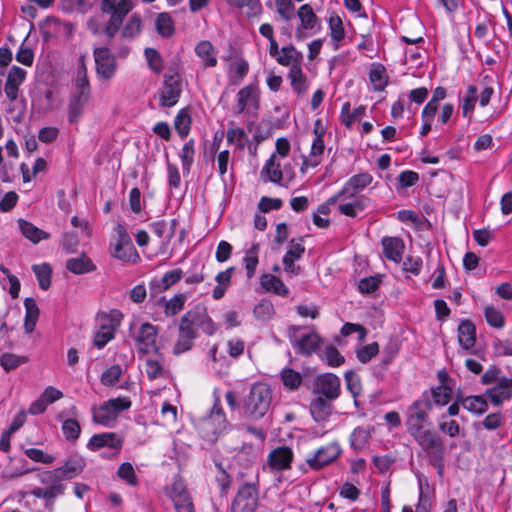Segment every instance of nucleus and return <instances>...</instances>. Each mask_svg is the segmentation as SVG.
Segmentation results:
<instances>
[{
	"mask_svg": "<svg viewBox=\"0 0 512 512\" xmlns=\"http://www.w3.org/2000/svg\"><path fill=\"white\" fill-rule=\"evenodd\" d=\"M122 319L123 314L118 309H112L108 312H101L97 316L98 326L101 328L105 327L107 330L109 329L113 333H115L117 328L120 326Z\"/></svg>",
	"mask_w": 512,
	"mask_h": 512,
	"instance_id": "nucleus-35",
	"label": "nucleus"
},
{
	"mask_svg": "<svg viewBox=\"0 0 512 512\" xmlns=\"http://www.w3.org/2000/svg\"><path fill=\"white\" fill-rule=\"evenodd\" d=\"M258 503L257 489L252 484H245L238 490L231 512H255Z\"/></svg>",
	"mask_w": 512,
	"mask_h": 512,
	"instance_id": "nucleus-12",
	"label": "nucleus"
},
{
	"mask_svg": "<svg viewBox=\"0 0 512 512\" xmlns=\"http://www.w3.org/2000/svg\"><path fill=\"white\" fill-rule=\"evenodd\" d=\"M321 358L331 367H338L345 361L340 352L332 345L325 347L321 354Z\"/></svg>",
	"mask_w": 512,
	"mask_h": 512,
	"instance_id": "nucleus-60",
	"label": "nucleus"
},
{
	"mask_svg": "<svg viewBox=\"0 0 512 512\" xmlns=\"http://www.w3.org/2000/svg\"><path fill=\"white\" fill-rule=\"evenodd\" d=\"M430 410L426 400L418 398L407 408L405 422L408 433L426 451L441 447L440 437L428 428Z\"/></svg>",
	"mask_w": 512,
	"mask_h": 512,
	"instance_id": "nucleus-2",
	"label": "nucleus"
},
{
	"mask_svg": "<svg viewBox=\"0 0 512 512\" xmlns=\"http://www.w3.org/2000/svg\"><path fill=\"white\" fill-rule=\"evenodd\" d=\"M383 254L395 263H400L404 252V243L398 237H385L382 239Z\"/></svg>",
	"mask_w": 512,
	"mask_h": 512,
	"instance_id": "nucleus-26",
	"label": "nucleus"
},
{
	"mask_svg": "<svg viewBox=\"0 0 512 512\" xmlns=\"http://www.w3.org/2000/svg\"><path fill=\"white\" fill-rule=\"evenodd\" d=\"M315 393L333 401L340 395V378L332 373L319 375L315 381Z\"/></svg>",
	"mask_w": 512,
	"mask_h": 512,
	"instance_id": "nucleus-18",
	"label": "nucleus"
},
{
	"mask_svg": "<svg viewBox=\"0 0 512 512\" xmlns=\"http://www.w3.org/2000/svg\"><path fill=\"white\" fill-rule=\"evenodd\" d=\"M487 396L494 405L498 406L505 400L511 398L512 391L503 379H501L497 385L487 390Z\"/></svg>",
	"mask_w": 512,
	"mask_h": 512,
	"instance_id": "nucleus-41",
	"label": "nucleus"
},
{
	"mask_svg": "<svg viewBox=\"0 0 512 512\" xmlns=\"http://www.w3.org/2000/svg\"><path fill=\"white\" fill-rule=\"evenodd\" d=\"M281 380L286 388L295 390L302 383V376L291 368H285L281 372Z\"/></svg>",
	"mask_w": 512,
	"mask_h": 512,
	"instance_id": "nucleus-59",
	"label": "nucleus"
},
{
	"mask_svg": "<svg viewBox=\"0 0 512 512\" xmlns=\"http://www.w3.org/2000/svg\"><path fill=\"white\" fill-rule=\"evenodd\" d=\"M62 431L67 440L75 441L80 436L81 427L77 420L66 419L62 424Z\"/></svg>",
	"mask_w": 512,
	"mask_h": 512,
	"instance_id": "nucleus-63",
	"label": "nucleus"
},
{
	"mask_svg": "<svg viewBox=\"0 0 512 512\" xmlns=\"http://www.w3.org/2000/svg\"><path fill=\"white\" fill-rule=\"evenodd\" d=\"M328 26L330 37L332 41L335 42L336 47H338L339 43L344 40L346 35L341 17L336 13H332L328 19Z\"/></svg>",
	"mask_w": 512,
	"mask_h": 512,
	"instance_id": "nucleus-43",
	"label": "nucleus"
},
{
	"mask_svg": "<svg viewBox=\"0 0 512 512\" xmlns=\"http://www.w3.org/2000/svg\"><path fill=\"white\" fill-rule=\"evenodd\" d=\"M18 225L22 235L34 244H37L40 241L46 240L50 237L49 233L39 229L31 222H28L24 219H19Z\"/></svg>",
	"mask_w": 512,
	"mask_h": 512,
	"instance_id": "nucleus-34",
	"label": "nucleus"
},
{
	"mask_svg": "<svg viewBox=\"0 0 512 512\" xmlns=\"http://www.w3.org/2000/svg\"><path fill=\"white\" fill-rule=\"evenodd\" d=\"M85 467V460L78 455L70 456L67 461L58 468V473L63 480L72 479L79 475Z\"/></svg>",
	"mask_w": 512,
	"mask_h": 512,
	"instance_id": "nucleus-29",
	"label": "nucleus"
},
{
	"mask_svg": "<svg viewBox=\"0 0 512 512\" xmlns=\"http://www.w3.org/2000/svg\"><path fill=\"white\" fill-rule=\"evenodd\" d=\"M123 446V438L114 432H103L94 434L87 442V449L90 451H98L102 448L113 450V454L117 455Z\"/></svg>",
	"mask_w": 512,
	"mask_h": 512,
	"instance_id": "nucleus-16",
	"label": "nucleus"
},
{
	"mask_svg": "<svg viewBox=\"0 0 512 512\" xmlns=\"http://www.w3.org/2000/svg\"><path fill=\"white\" fill-rule=\"evenodd\" d=\"M64 491V486L62 484L50 485L48 487H37L33 489L32 494L37 498H43L47 500H51L59 495H61Z\"/></svg>",
	"mask_w": 512,
	"mask_h": 512,
	"instance_id": "nucleus-58",
	"label": "nucleus"
},
{
	"mask_svg": "<svg viewBox=\"0 0 512 512\" xmlns=\"http://www.w3.org/2000/svg\"><path fill=\"white\" fill-rule=\"evenodd\" d=\"M325 134L326 128L322 120L316 119L313 124V139L310 151L302 157L301 173H306L309 169H314L322 163L325 154Z\"/></svg>",
	"mask_w": 512,
	"mask_h": 512,
	"instance_id": "nucleus-6",
	"label": "nucleus"
},
{
	"mask_svg": "<svg viewBox=\"0 0 512 512\" xmlns=\"http://www.w3.org/2000/svg\"><path fill=\"white\" fill-rule=\"evenodd\" d=\"M299 24L295 28L294 37L297 41H304L316 34L321 28V22L309 4L301 5L297 10Z\"/></svg>",
	"mask_w": 512,
	"mask_h": 512,
	"instance_id": "nucleus-9",
	"label": "nucleus"
},
{
	"mask_svg": "<svg viewBox=\"0 0 512 512\" xmlns=\"http://www.w3.org/2000/svg\"><path fill=\"white\" fill-rule=\"evenodd\" d=\"M297 331V327H292L289 330L290 342L296 352L303 355H310L316 352L322 343L320 336L315 332H310L297 338L295 335Z\"/></svg>",
	"mask_w": 512,
	"mask_h": 512,
	"instance_id": "nucleus-15",
	"label": "nucleus"
},
{
	"mask_svg": "<svg viewBox=\"0 0 512 512\" xmlns=\"http://www.w3.org/2000/svg\"><path fill=\"white\" fill-rule=\"evenodd\" d=\"M487 323L495 328H502L505 324L504 316L500 310L494 306H486L484 310Z\"/></svg>",
	"mask_w": 512,
	"mask_h": 512,
	"instance_id": "nucleus-61",
	"label": "nucleus"
},
{
	"mask_svg": "<svg viewBox=\"0 0 512 512\" xmlns=\"http://www.w3.org/2000/svg\"><path fill=\"white\" fill-rule=\"evenodd\" d=\"M294 453L287 446H280L268 454L267 465L271 471H285L291 467Z\"/></svg>",
	"mask_w": 512,
	"mask_h": 512,
	"instance_id": "nucleus-21",
	"label": "nucleus"
},
{
	"mask_svg": "<svg viewBox=\"0 0 512 512\" xmlns=\"http://www.w3.org/2000/svg\"><path fill=\"white\" fill-rule=\"evenodd\" d=\"M272 391L268 384L255 383L244 400V412L252 419L262 418L270 408Z\"/></svg>",
	"mask_w": 512,
	"mask_h": 512,
	"instance_id": "nucleus-4",
	"label": "nucleus"
},
{
	"mask_svg": "<svg viewBox=\"0 0 512 512\" xmlns=\"http://www.w3.org/2000/svg\"><path fill=\"white\" fill-rule=\"evenodd\" d=\"M157 337L158 330L156 326L148 322L142 323L134 333L135 344L138 352L142 354L158 352Z\"/></svg>",
	"mask_w": 512,
	"mask_h": 512,
	"instance_id": "nucleus-11",
	"label": "nucleus"
},
{
	"mask_svg": "<svg viewBox=\"0 0 512 512\" xmlns=\"http://www.w3.org/2000/svg\"><path fill=\"white\" fill-rule=\"evenodd\" d=\"M191 116L186 109H181L175 119L174 127L181 137H185L190 132Z\"/></svg>",
	"mask_w": 512,
	"mask_h": 512,
	"instance_id": "nucleus-53",
	"label": "nucleus"
},
{
	"mask_svg": "<svg viewBox=\"0 0 512 512\" xmlns=\"http://www.w3.org/2000/svg\"><path fill=\"white\" fill-rule=\"evenodd\" d=\"M370 439V431L363 427H357L350 435V445L355 450L364 449Z\"/></svg>",
	"mask_w": 512,
	"mask_h": 512,
	"instance_id": "nucleus-48",
	"label": "nucleus"
},
{
	"mask_svg": "<svg viewBox=\"0 0 512 512\" xmlns=\"http://www.w3.org/2000/svg\"><path fill=\"white\" fill-rule=\"evenodd\" d=\"M122 374V369L119 365H113L106 369L101 375V383L105 386L115 385Z\"/></svg>",
	"mask_w": 512,
	"mask_h": 512,
	"instance_id": "nucleus-64",
	"label": "nucleus"
},
{
	"mask_svg": "<svg viewBox=\"0 0 512 512\" xmlns=\"http://www.w3.org/2000/svg\"><path fill=\"white\" fill-rule=\"evenodd\" d=\"M97 74L103 79H111L116 72L117 64L114 55L107 47L94 50Z\"/></svg>",
	"mask_w": 512,
	"mask_h": 512,
	"instance_id": "nucleus-17",
	"label": "nucleus"
},
{
	"mask_svg": "<svg viewBox=\"0 0 512 512\" xmlns=\"http://www.w3.org/2000/svg\"><path fill=\"white\" fill-rule=\"evenodd\" d=\"M439 430L449 437H456L460 433V426L456 420H451L446 414H442L438 419Z\"/></svg>",
	"mask_w": 512,
	"mask_h": 512,
	"instance_id": "nucleus-56",
	"label": "nucleus"
},
{
	"mask_svg": "<svg viewBox=\"0 0 512 512\" xmlns=\"http://www.w3.org/2000/svg\"><path fill=\"white\" fill-rule=\"evenodd\" d=\"M115 235L110 241L111 255L123 262L136 264L140 261V255L135 249L126 228L117 224L114 228Z\"/></svg>",
	"mask_w": 512,
	"mask_h": 512,
	"instance_id": "nucleus-5",
	"label": "nucleus"
},
{
	"mask_svg": "<svg viewBox=\"0 0 512 512\" xmlns=\"http://www.w3.org/2000/svg\"><path fill=\"white\" fill-rule=\"evenodd\" d=\"M366 106L359 105L353 111H351L350 102H345L341 106L340 121L347 128H351L352 125L361 117L365 116Z\"/></svg>",
	"mask_w": 512,
	"mask_h": 512,
	"instance_id": "nucleus-36",
	"label": "nucleus"
},
{
	"mask_svg": "<svg viewBox=\"0 0 512 512\" xmlns=\"http://www.w3.org/2000/svg\"><path fill=\"white\" fill-rule=\"evenodd\" d=\"M169 497L177 512H194L193 503L182 480L175 479L172 482L169 488Z\"/></svg>",
	"mask_w": 512,
	"mask_h": 512,
	"instance_id": "nucleus-20",
	"label": "nucleus"
},
{
	"mask_svg": "<svg viewBox=\"0 0 512 512\" xmlns=\"http://www.w3.org/2000/svg\"><path fill=\"white\" fill-rule=\"evenodd\" d=\"M131 401L127 397L111 398L91 408L92 421L103 427H114L119 415L128 410Z\"/></svg>",
	"mask_w": 512,
	"mask_h": 512,
	"instance_id": "nucleus-3",
	"label": "nucleus"
},
{
	"mask_svg": "<svg viewBox=\"0 0 512 512\" xmlns=\"http://www.w3.org/2000/svg\"><path fill=\"white\" fill-rule=\"evenodd\" d=\"M25 307V322L24 328L26 332L31 333L36 325L39 317V308L36 301L33 298H27L24 301Z\"/></svg>",
	"mask_w": 512,
	"mask_h": 512,
	"instance_id": "nucleus-42",
	"label": "nucleus"
},
{
	"mask_svg": "<svg viewBox=\"0 0 512 512\" xmlns=\"http://www.w3.org/2000/svg\"><path fill=\"white\" fill-rule=\"evenodd\" d=\"M179 156H180L181 163H182L183 173L189 174L191 171V167L194 163V157H195V145H194L193 139L188 140L183 145Z\"/></svg>",
	"mask_w": 512,
	"mask_h": 512,
	"instance_id": "nucleus-45",
	"label": "nucleus"
},
{
	"mask_svg": "<svg viewBox=\"0 0 512 512\" xmlns=\"http://www.w3.org/2000/svg\"><path fill=\"white\" fill-rule=\"evenodd\" d=\"M144 54L149 65V68L157 74L162 72L163 60L159 52L154 48H146Z\"/></svg>",
	"mask_w": 512,
	"mask_h": 512,
	"instance_id": "nucleus-62",
	"label": "nucleus"
},
{
	"mask_svg": "<svg viewBox=\"0 0 512 512\" xmlns=\"http://www.w3.org/2000/svg\"><path fill=\"white\" fill-rule=\"evenodd\" d=\"M66 269L75 275H81L96 270V265L87 255L81 254L78 257L69 258L66 261Z\"/></svg>",
	"mask_w": 512,
	"mask_h": 512,
	"instance_id": "nucleus-30",
	"label": "nucleus"
},
{
	"mask_svg": "<svg viewBox=\"0 0 512 512\" xmlns=\"http://www.w3.org/2000/svg\"><path fill=\"white\" fill-rule=\"evenodd\" d=\"M369 79L375 90H384L388 82L387 73L384 66L380 64L373 65L369 72Z\"/></svg>",
	"mask_w": 512,
	"mask_h": 512,
	"instance_id": "nucleus-47",
	"label": "nucleus"
},
{
	"mask_svg": "<svg viewBox=\"0 0 512 512\" xmlns=\"http://www.w3.org/2000/svg\"><path fill=\"white\" fill-rule=\"evenodd\" d=\"M196 427L202 438L214 441L227 427L226 417L222 408L215 404L208 416L197 421Z\"/></svg>",
	"mask_w": 512,
	"mask_h": 512,
	"instance_id": "nucleus-8",
	"label": "nucleus"
},
{
	"mask_svg": "<svg viewBox=\"0 0 512 512\" xmlns=\"http://www.w3.org/2000/svg\"><path fill=\"white\" fill-rule=\"evenodd\" d=\"M200 317L198 313L188 311L183 315L179 325V336L174 345V353L181 354L188 351L196 337L195 326L198 325Z\"/></svg>",
	"mask_w": 512,
	"mask_h": 512,
	"instance_id": "nucleus-10",
	"label": "nucleus"
},
{
	"mask_svg": "<svg viewBox=\"0 0 512 512\" xmlns=\"http://www.w3.org/2000/svg\"><path fill=\"white\" fill-rule=\"evenodd\" d=\"M275 10L282 21L289 22L294 18L295 5L292 0H275Z\"/></svg>",
	"mask_w": 512,
	"mask_h": 512,
	"instance_id": "nucleus-54",
	"label": "nucleus"
},
{
	"mask_svg": "<svg viewBox=\"0 0 512 512\" xmlns=\"http://www.w3.org/2000/svg\"><path fill=\"white\" fill-rule=\"evenodd\" d=\"M259 104L260 95L256 85H247L238 91L236 95V113L242 114L246 110H257Z\"/></svg>",
	"mask_w": 512,
	"mask_h": 512,
	"instance_id": "nucleus-19",
	"label": "nucleus"
},
{
	"mask_svg": "<svg viewBox=\"0 0 512 512\" xmlns=\"http://www.w3.org/2000/svg\"><path fill=\"white\" fill-rule=\"evenodd\" d=\"M283 168L286 169L287 165H283L281 159H277L276 156H270L261 169L260 177L264 182L281 184Z\"/></svg>",
	"mask_w": 512,
	"mask_h": 512,
	"instance_id": "nucleus-24",
	"label": "nucleus"
},
{
	"mask_svg": "<svg viewBox=\"0 0 512 512\" xmlns=\"http://www.w3.org/2000/svg\"><path fill=\"white\" fill-rule=\"evenodd\" d=\"M194 51L196 56L201 60L204 68H212L217 65V50L210 41H200L195 46Z\"/></svg>",
	"mask_w": 512,
	"mask_h": 512,
	"instance_id": "nucleus-25",
	"label": "nucleus"
},
{
	"mask_svg": "<svg viewBox=\"0 0 512 512\" xmlns=\"http://www.w3.org/2000/svg\"><path fill=\"white\" fill-rule=\"evenodd\" d=\"M453 386H436L430 390L424 391L419 397L421 400H426L428 406L443 407L447 405L452 397Z\"/></svg>",
	"mask_w": 512,
	"mask_h": 512,
	"instance_id": "nucleus-23",
	"label": "nucleus"
},
{
	"mask_svg": "<svg viewBox=\"0 0 512 512\" xmlns=\"http://www.w3.org/2000/svg\"><path fill=\"white\" fill-rule=\"evenodd\" d=\"M260 284L266 291L273 292L279 296L285 297L289 294L288 288L273 274H263L260 278Z\"/></svg>",
	"mask_w": 512,
	"mask_h": 512,
	"instance_id": "nucleus-39",
	"label": "nucleus"
},
{
	"mask_svg": "<svg viewBox=\"0 0 512 512\" xmlns=\"http://www.w3.org/2000/svg\"><path fill=\"white\" fill-rule=\"evenodd\" d=\"M259 250V244L253 243L245 253L243 261L245 264L246 274L248 278H252L255 274L258 265Z\"/></svg>",
	"mask_w": 512,
	"mask_h": 512,
	"instance_id": "nucleus-46",
	"label": "nucleus"
},
{
	"mask_svg": "<svg viewBox=\"0 0 512 512\" xmlns=\"http://www.w3.org/2000/svg\"><path fill=\"white\" fill-rule=\"evenodd\" d=\"M133 9L131 0H102L101 10L110 19L105 26V33L113 37L120 28L125 16Z\"/></svg>",
	"mask_w": 512,
	"mask_h": 512,
	"instance_id": "nucleus-7",
	"label": "nucleus"
},
{
	"mask_svg": "<svg viewBox=\"0 0 512 512\" xmlns=\"http://www.w3.org/2000/svg\"><path fill=\"white\" fill-rule=\"evenodd\" d=\"M117 476L129 486H136L138 484L137 475L130 462H124L119 466Z\"/></svg>",
	"mask_w": 512,
	"mask_h": 512,
	"instance_id": "nucleus-57",
	"label": "nucleus"
},
{
	"mask_svg": "<svg viewBox=\"0 0 512 512\" xmlns=\"http://www.w3.org/2000/svg\"><path fill=\"white\" fill-rule=\"evenodd\" d=\"M32 270L35 273L40 288L47 290L51 285L52 270L50 266L46 263L36 264L32 266Z\"/></svg>",
	"mask_w": 512,
	"mask_h": 512,
	"instance_id": "nucleus-49",
	"label": "nucleus"
},
{
	"mask_svg": "<svg viewBox=\"0 0 512 512\" xmlns=\"http://www.w3.org/2000/svg\"><path fill=\"white\" fill-rule=\"evenodd\" d=\"M142 31V20L139 14L133 13L122 28L121 34L125 39H134Z\"/></svg>",
	"mask_w": 512,
	"mask_h": 512,
	"instance_id": "nucleus-44",
	"label": "nucleus"
},
{
	"mask_svg": "<svg viewBox=\"0 0 512 512\" xmlns=\"http://www.w3.org/2000/svg\"><path fill=\"white\" fill-rule=\"evenodd\" d=\"M185 294L179 293L174 295L170 300H166L165 297L157 300V305L164 308V313L167 317L178 314L184 307L186 302Z\"/></svg>",
	"mask_w": 512,
	"mask_h": 512,
	"instance_id": "nucleus-37",
	"label": "nucleus"
},
{
	"mask_svg": "<svg viewBox=\"0 0 512 512\" xmlns=\"http://www.w3.org/2000/svg\"><path fill=\"white\" fill-rule=\"evenodd\" d=\"M476 330L474 324L469 320L462 321L458 326V341L460 346L465 349H471L476 341Z\"/></svg>",
	"mask_w": 512,
	"mask_h": 512,
	"instance_id": "nucleus-33",
	"label": "nucleus"
},
{
	"mask_svg": "<svg viewBox=\"0 0 512 512\" xmlns=\"http://www.w3.org/2000/svg\"><path fill=\"white\" fill-rule=\"evenodd\" d=\"M458 402H461L466 410L476 415H481L488 409L487 401L479 395L467 397L458 395Z\"/></svg>",
	"mask_w": 512,
	"mask_h": 512,
	"instance_id": "nucleus-38",
	"label": "nucleus"
},
{
	"mask_svg": "<svg viewBox=\"0 0 512 512\" xmlns=\"http://www.w3.org/2000/svg\"><path fill=\"white\" fill-rule=\"evenodd\" d=\"M419 497L415 512H431L435 496L426 479H419Z\"/></svg>",
	"mask_w": 512,
	"mask_h": 512,
	"instance_id": "nucleus-27",
	"label": "nucleus"
},
{
	"mask_svg": "<svg viewBox=\"0 0 512 512\" xmlns=\"http://www.w3.org/2000/svg\"><path fill=\"white\" fill-rule=\"evenodd\" d=\"M145 372L149 379L154 380L158 378H162L165 375V370L163 367V358L160 354L155 352V355L148 357L145 360L144 366Z\"/></svg>",
	"mask_w": 512,
	"mask_h": 512,
	"instance_id": "nucleus-40",
	"label": "nucleus"
},
{
	"mask_svg": "<svg viewBox=\"0 0 512 512\" xmlns=\"http://www.w3.org/2000/svg\"><path fill=\"white\" fill-rule=\"evenodd\" d=\"M26 75V70L18 66L14 65L9 69L6 77L4 92L10 101H15L17 99L19 87L24 82Z\"/></svg>",
	"mask_w": 512,
	"mask_h": 512,
	"instance_id": "nucleus-22",
	"label": "nucleus"
},
{
	"mask_svg": "<svg viewBox=\"0 0 512 512\" xmlns=\"http://www.w3.org/2000/svg\"><path fill=\"white\" fill-rule=\"evenodd\" d=\"M477 101V89L475 86H469L466 95L461 101L462 115L465 118H470L474 111Z\"/></svg>",
	"mask_w": 512,
	"mask_h": 512,
	"instance_id": "nucleus-51",
	"label": "nucleus"
},
{
	"mask_svg": "<svg viewBox=\"0 0 512 512\" xmlns=\"http://www.w3.org/2000/svg\"><path fill=\"white\" fill-rule=\"evenodd\" d=\"M276 61L282 66H289L290 69H295L303 65V54L293 45L283 46Z\"/></svg>",
	"mask_w": 512,
	"mask_h": 512,
	"instance_id": "nucleus-28",
	"label": "nucleus"
},
{
	"mask_svg": "<svg viewBox=\"0 0 512 512\" xmlns=\"http://www.w3.org/2000/svg\"><path fill=\"white\" fill-rule=\"evenodd\" d=\"M291 88L298 96L304 95L309 89V80L303 72L302 66L295 69H289L287 75Z\"/></svg>",
	"mask_w": 512,
	"mask_h": 512,
	"instance_id": "nucleus-32",
	"label": "nucleus"
},
{
	"mask_svg": "<svg viewBox=\"0 0 512 512\" xmlns=\"http://www.w3.org/2000/svg\"><path fill=\"white\" fill-rule=\"evenodd\" d=\"M342 453L337 442L320 447L314 454L307 457L306 462L313 470H320L335 461Z\"/></svg>",
	"mask_w": 512,
	"mask_h": 512,
	"instance_id": "nucleus-13",
	"label": "nucleus"
},
{
	"mask_svg": "<svg viewBox=\"0 0 512 512\" xmlns=\"http://www.w3.org/2000/svg\"><path fill=\"white\" fill-rule=\"evenodd\" d=\"M183 272L181 269H174L166 272L159 280H155V286L160 291L169 289L173 284L182 278Z\"/></svg>",
	"mask_w": 512,
	"mask_h": 512,
	"instance_id": "nucleus-55",
	"label": "nucleus"
},
{
	"mask_svg": "<svg viewBox=\"0 0 512 512\" xmlns=\"http://www.w3.org/2000/svg\"><path fill=\"white\" fill-rule=\"evenodd\" d=\"M156 29L162 37H170L174 33V23L168 13H160L155 21Z\"/></svg>",
	"mask_w": 512,
	"mask_h": 512,
	"instance_id": "nucleus-52",
	"label": "nucleus"
},
{
	"mask_svg": "<svg viewBox=\"0 0 512 512\" xmlns=\"http://www.w3.org/2000/svg\"><path fill=\"white\" fill-rule=\"evenodd\" d=\"M372 182L373 176L367 171L352 175L337 192V197L343 200L338 206V211L354 218L370 207L371 198L361 193Z\"/></svg>",
	"mask_w": 512,
	"mask_h": 512,
	"instance_id": "nucleus-1",
	"label": "nucleus"
},
{
	"mask_svg": "<svg viewBox=\"0 0 512 512\" xmlns=\"http://www.w3.org/2000/svg\"><path fill=\"white\" fill-rule=\"evenodd\" d=\"M332 401L321 396L315 397L310 404V413L317 422L326 421L332 412Z\"/></svg>",
	"mask_w": 512,
	"mask_h": 512,
	"instance_id": "nucleus-31",
	"label": "nucleus"
},
{
	"mask_svg": "<svg viewBox=\"0 0 512 512\" xmlns=\"http://www.w3.org/2000/svg\"><path fill=\"white\" fill-rule=\"evenodd\" d=\"M226 139L228 144L235 145L239 149H244L247 142V135L244 129L231 126L226 131Z\"/></svg>",
	"mask_w": 512,
	"mask_h": 512,
	"instance_id": "nucleus-50",
	"label": "nucleus"
},
{
	"mask_svg": "<svg viewBox=\"0 0 512 512\" xmlns=\"http://www.w3.org/2000/svg\"><path fill=\"white\" fill-rule=\"evenodd\" d=\"M181 91L180 76L177 73L166 74L160 92V105L162 107L174 106L179 100Z\"/></svg>",
	"mask_w": 512,
	"mask_h": 512,
	"instance_id": "nucleus-14",
	"label": "nucleus"
}]
</instances>
